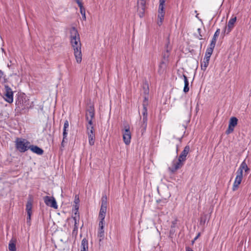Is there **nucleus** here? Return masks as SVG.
Here are the masks:
<instances>
[{
	"label": "nucleus",
	"instance_id": "obj_17",
	"mask_svg": "<svg viewBox=\"0 0 251 251\" xmlns=\"http://www.w3.org/2000/svg\"><path fill=\"white\" fill-rule=\"evenodd\" d=\"M29 149H30L33 152L38 155H42L44 153L43 150L37 146L29 145Z\"/></svg>",
	"mask_w": 251,
	"mask_h": 251
},
{
	"label": "nucleus",
	"instance_id": "obj_41",
	"mask_svg": "<svg viewBox=\"0 0 251 251\" xmlns=\"http://www.w3.org/2000/svg\"><path fill=\"white\" fill-rule=\"evenodd\" d=\"M81 14L82 15L83 20H86L85 16V8L82 9V11H80Z\"/></svg>",
	"mask_w": 251,
	"mask_h": 251
},
{
	"label": "nucleus",
	"instance_id": "obj_43",
	"mask_svg": "<svg viewBox=\"0 0 251 251\" xmlns=\"http://www.w3.org/2000/svg\"><path fill=\"white\" fill-rule=\"evenodd\" d=\"M74 202L75 203V204H79V199L78 196H77V195H76L75 196V200H74Z\"/></svg>",
	"mask_w": 251,
	"mask_h": 251
},
{
	"label": "nucleus",
	"instance_id": "obj_52",
	"mask_svg": "<svg viewBox=\"0 0 251 251\" xmlns=\"http://www.w3.org/2000/svg\"><path fill=\"white\" fill-rule=\"evenodd\" d=\"M195 242V241H194V239L193 240H192V244H193Z\"/></svg>",
	"mask_w": 251,
	"mask_h": 251
},
{
	"label": "nucleus",
	"instance_id": "obj_4",
	"mask_svg": "<svg viewBox=\"0 0 251 251\" xmlns=\"http://www.w3.org/2000/svg\"><path fill=\"white\" fill-rule=\"evenodd\" d=\"M70 37H71V43L72 47H75L76 46L78 47V43L79 42V35L78 34L77 29L75 27H72L70 29Z\"/></svg>",
	"mask_w": 251,
	"mask_h": 251
},
{
	"label": "nucleus",
	"instance_id": "obj_35",
	"mask_svg": "<svg viewBox=\"0 0 251 251\" xmlns=\"http://www.w3.org/2000/svg\"><path fill=\"white\" fill-rule=\"evenodd\" d=\"M201 28H198V33H199V35L197 36L198 38L200 39V40H202L203 41V43L204 42L205 40H204V39H203L202 37H203V35L201 34ZM202 46V42H201V47Z\"/></svg>",
	"mask_w": 251,
	"mask_h": 251
},
{
	"label": "nucleus",
	"instance_id": "obj_47",
	"mask_svg": "<svg viewBox=\"0 0 251 251\" xmlns=\"http://www.w3.org/2000/svg\"><path fill=\"white\" fill-rule=\"evenodd\" d=\"M65 139H64V137L63 136V140H62V141L61 142V146L62 147H64V143L66 142H65Z\"/></svg>",
	"mask_w": 251,
	"mask_h": 251
},
{
	"label": "nucleus",
	"instance_id": "obj_14",
	"mask_svg": "<svg viewBox=\"0 0 251 251\" xmlns=\"http://www.w3.org/2000/svg\"><path fill=\"white\" fill-rule=\"evenodd\" d=\"M236 21V17L232 18L229 20V21H228V25H227V28H226V26L225 27V30H224L225 33L226 32V34H228L231 31V30L234 27V25Z\"/></svg>",
	"mask_w": 251,
	"mask_h": 251
},
{
	"label": "nucleus",
	"instance_id": "obj_42",
	"mask_svg": "<svg viewBox=\"0 0 251 251\" xmlns=\"http://www.w3.org/2000/svg\"><path fill=\"white\" fill-rule=\"evenodd\" d=\"M74 208L75 210V215H76V214H78V210L79 209V204H75L74 205ZM78 216L79 217V214H78Z\"/></svg>",
	"mask_w": 251,
	"mask_h": 251
},
{
	"label": "nucleus",
	"instance_id": "obj_30",
	"mask_svg": "<svg viewBox=\"0 0 251 251\" xmlns=\"http://www.w3.org/2000/svg\"><path fill=\"white\" fill-rule=\"evenodd\" d=\"M89 120H86L89 125H93V119L95 117V112H88Z\"/></svg>",
	"mask_w": 251,
	"mask_h": 251
},
{
	"label": "nucleus",
	"instance_id": "obj_44",
	"mask_svg": "<svg viewBox=\"0 0 251 251\" xmlns=\"http://www.w3.org/2000/svg\"><path fill=\"white\" fill-rule=\"evenodd\" d=\"M27 216L26 218L27 223L29 222L31 220V213L27 214Z\"/></svg>",
	"mask_w": 251,
	"mask_h": 251
},
{
	"label": "nucleus",
	"instance_id": "obj_5",
	"mask_svg": "<svg viewBox=\"0 0 251 251\" xmlns=\"http://www.w3.org/2000/svg\"><path fill=\"white\" fill-rule=\"evenodd\" d=\"M165 1L166 0H159V5L158 11V21L157 22V24L159 26H160L162 25L164 20L165 15L164 5Z\"/></svg>",
	"mask_w": 251,
	"mask_h": 251
},
{
	"label": "nucleus",
	"instance_id": "obj_39",
	"mask_svg": "<svg viewBox=\"0 0 251 251\" xmlns=\"http://www.w3.org/2000/svg\"><path fill=\"white\" fill-rule=\"evenodd\" d=\"M75 2L77 3L78 6L80 8V11H82V9L84 8L83 6V3L80 0H75Z\"/></svg>",
	"mask_w": 251,
	"mask_h": 251
},
{
	"label": "nucleus",
	"instance_id": "obj_37",
	"mask_svg": "<svg viewBox=\"0 0 251 251\" xmlns=\"http://www.w3.org/2000/svg\"><path fill=\"white\" fill-rule=\"evenodd\" d=\"M156 202L158 204H160L161 206H163L165 203H167V201L166 199L158 200Z\"/></svg>",
	"mask_w": 251,
	"mask_h": 251
},
{
	"label": "nucleus",
	"instance_id": "obj_11",
	"mask_svg": "<svg viewBox=\"0 0 251 251\" xmlns=\"http://www.w3.org/2000/svg\"><path fill=\"white\" fill-rule=\"evenodd\" d=\"M143 119L141 122L140 128H141V132L142 134H143L146 131L147 126V121H148V112L142 111Z\"/></svg>",
	"mask_w": 251,
	"mask_h": 251
},
{
	"label": "nucleus",
	"instance_id": "obj_36",
	"mask_svg": "<svg viewBox=\"0 0 251 251\" xmlns=\"http://www.w3.org/2000/svg\"><path fill=\"white\" fill-rule=\"evenodd\" d=\"M166 67V64L164 61H162L159 66L158 73L162 74L163 72L162 69H164Z\"/></svg>",
	"mask_w": 251,
	"mask_h": 251
},
{
	"label": "nucleus",
	"instance_id": "obj_13",
	"mask_svg": "<svg viewBox=\"0 0 251 251\" xmlns=\"http://www.w3.org/2000/svg\"><path fill=\"white\" fill-rule=\"evenodd\" d=\"M236 174L237 176L232 186V190L233 191H235L238 189L239 188V185L240 184L243 179V175H241L240 173L237 172Z\"/></svg>",
	"mask_w": 251,
	"mask_h": 251
},
{
	"label": "nucleus",
	"instance_id": "obj_15",
	"mask_svg": "<svg viewBox=\"0 0 251 251\" xmlns=\"http://www.w3.org/2000/svg\"><path fill=\"white\" fill-rule=\"evenodd\" d=\"M190 150V148L189 146H186L184 147L183 151L181 152L180 154L178 156V158L184 162L186 160V156L189 153Z\"/></svg>",
	"mask_w": 251,
	"mask_h": 251
},
{
	"label": "nucleus",
	"instance_id": "obj_55",
	"mask_svg": "<svg viewBox=\"0 0 251 251\" xmlns=\"http://www.w3.org/2000/svg\"><path fill=\"white\" fill-rule=\"evenodd\" d=\"M3 78L4 79V82H6V79H5V76H3Z\"/></svg>",
	"mask_w": 251,
	"mask_h": 251
},
{
	"label": "nucleus",
	"instance_id": "obj_54",
	"mask_svg": "<svg viewBox=\"0 0 251 251\" xmlns=\"http://www.w3.org/2000/svg\"><path fill=\"white\" fill-rule=\"evenodd\" d=\"M1 50H2L3 52L4 51V48H1Z\"/></svg>",
	"mask_w": 251,
	"mask_h": 251
},
{
	"label": "nucleus",
	"instance_id": "obj_49",
	"mask_svg": "<svg viewBox=\"0 0 251 251\" xmlns=\"http://www.w3.org/2000/svg\"><path fill=\"white\" fill-rule=\"evenodd\" d=\"M201 235V233H199L198 235L195 237L194 241H196Z\"/></svg>",
	"mask_w": 251,
	"mask_h": 251
},
{
	"label": "nucleus",
	"instance_id": "obj_24",
	"mask_svg": "<svg viewBox=\"0 0 251 251\" xmlns=\"http://www.w3.org/2000/svg\"><path fill=\"white\" fill-rule=\"evenodd\" d=\"M213 49L214 48H207L205 53V56L204 57L203 60H209L211 55H212L213 52Z\"/></svg>",
	"mask_w": 251,
	"mask_h": 251
},
{
	"label": "nucleus",
	"instance_id": "obj_26",
	"mask_svg": "<svg viewBox=\"0 0 251 251\" xmlns=\"http://www.w3.org/2000/svg\"><path fill=\"white\" fill-rule=\"evenodd\" d=\"M8 249L10 251H16V240H11L8 245Z\"/></svg>",
	"mask_w": 251,
	"mask_h": 251
},
{
	"label": "nucleus",
	"instance_id": "obj_7",
	"mask_svg": "<svg viewBox=\"0 0 251 251\" xmlns=\"http://www.w3.org/2000/svg\"><path fill=\"white\" fill-rule=\"evenodd\" d=\"M123 138L124 143L126 145H129L131 141V132L130 126L128 124L124 126V130L123 131Z\"/></svg>",
	"mask_w": 251,
	"mask_h": 251
},
{
	"label": "nucleus",
	"instance_id": "obj_12",
	"mask_svg": "<svg viewBox=\"0 0 251 251\" xmlns=\"http://www.w3.org/2000/svg\"><path fill=\"white\" fill-rule=\"evenodd\" d=\"M146 0H139L137 2L138 9L140 12V17H142L145 13Z\"/></svg>",
	"mask_w": 251,
	"mask_h": 251
},
{
	"label": "nucleus",
	"instance_id": "obj_27",
	"mask_svg": "<svg viewBox=\"0 0 251 251\" xmlns=\"http://www.w3.org/2000/svg\"><path fill=\"white\" fill-rule=\"evenodd\" d=\"M149 103H148V95H145L144 96V100H143V110L142 111H144L145 110H146V112H148L147 107L148 106Z\"/></svg>",
	"mask_w": 251,
	"mask_h": 251
},
{
	"label": "nucleus",
	"instance_id": "obj_33",
	"mask_svg": "<svg viewBox=\"0 0 251 251\" xmlns=\"http://www.w3.org/2000/svg\"><path fill=\"white\" fill-rule=\"evenodd\" d=\"M209 60H203V61L201 63V69L205 71L209 65Z\"/></svg>",
	"mask_w": 251,
	"mask_h": 251
},
{
	"label": "nucleus",
	"instance_id": "obj_21",
	"mask_svg": "<svg viewBox=\"0 0 251 251\" xmlns=\"http://www.w3.org/2000/svg\"><path fill=\"white\" fill-rule=\"evenodd\" d=\"M81 251H88V243L86 238H83L81 241Z\"/></svg>",
	"mask_w": 251,
	"mask_h": 251
},
{
	"label": "nucleus",
	"instance_id": "obj_3",
	"mask_svg": "<svg viewBox=\"0 0 251 251\" xmlns=\"http://www.w3.org/2000/svg\"><path fill=\"white\" fill-rule=\"evenodd\" d=\"M101 201V206L99 214V218L103 221L104 220L107 210V197L106 195H102Z\"/></svg>",
	"mask_w": 251,
	"mask_h": 251
},
{
	"label": "nucleus",
	"instance_id": "obj_40",
	"mask_svg": "<svg viewBox=\"0 0 251 251\" xmlns=\"http://www.w3.org/2000/svg\"><path fill=\"white\" fill-rule=\"evenodd\" d=\"M105 225V221L104 220L102 221L101 220H100L99 224V229H104V226Z\"/></svg>",
	"mask_w": 251,
	"mask_h": 251
},
{
	"label": "nucleus",
	"instance_id": "obj_56",
	"mask_svg": "<svg viewBox=\"0 0 251 251\" xmlns=\"http://www.w3.org/2000/svg\"><path fill=\"white\" fill-rule=\"evenodd\" d=\"M1 40V38H0V41Z\"/></svg>",
	"mask_w": 251,
	"mask_h": 251
},
{
	"label": "nucleus",
	"instance_id": "obj_2",
	"mask_svg": "<svg viewBox=\"0 0 251 251\" xmlns=\"http://www.w3.org/2000/svg\"><path fill=\"white\" fill-rule=\"evenodd\" d=\"M15 142L16 148L20 152H25L29 148L30 143L25 139L18 138Z\"/></svg>",
	"mask_w": 251,
	"mask_h": 251
},
{
	"label": "nucleus",
	"instance_id": "obj_34",
	"mask_svg": "<svg viewBox=\"0 0 251 251\" xmlns=\"http://www.w3.org/2000/svg\"><path fill=\"white\" fill-rule=\"evenodd\" d=\"M98 236L100 238V242L104 239V229H99Z\"/></svg>",
	"mask_w": 251,
	"mask_h": 251
},
{
	"label": "nucleus",
	"instance_id": "obj_20",
	"mask_svg": "<svg viewBox=\"0 0 251 251\" xmlns=\"http://www.w3.org/2000/svg\"><path fill=\"white\" fill-rule=\"evenodd\" d=\"M220 33V29H217L215 32L212 41H211L210 46L211 47H215L217 37L219 36Z\"/></svg>",
	"mask_w": 251,
	"mask_h": 251
},
{
	"label": "nucleus",
	"instance_id": "obj_46",
	"mask_svg": "<svg viewBox=\"0 0 251 251\" xmlns=\"http://www.w3.org/2000/svg\"><path fill=\"white\" fill-rule=\"evenodd\" d=\"M205 222V218H204V217H201V221H200V224H201L202 223H203V224H204Z\"/></svg>",
	"mask_w": 251,
	"mask_h": 251
},
{
	"label": "nucleus",
	"instance_id": "obj_53",
	"mask_svg": "<svg viewBox=\"0 0 251 251\" xmlns=\"http://www.w3.org/2000/svg\"><path fill=\"white\" fill-rule=\"evenodd\" d=\"M176 153H177V152H178V146L176 147Z\"/></svg>",
	"mask_w": 251,
	"mask_h": 251
},
{
	"label": "nucleus",
	"instance_id": "obj_22",
	"mask_svg": "<svg viewBox=\"0 0 251 251\" xmlns=\"http://www.w3.org/2000/svg\"><path fill=\"white\" fill-rule=\"evenodd\" d=\"M183 77L184 78V86L183 88V92L185 93H186L189 91V81H188L187 77L185 75H183Z\"/></svg>",
	"mask_w": 251,
	"mask_h": 251
},
{
	"label": "nucleus",
	"instance_id": "obj_38",
	"mask_svg": "<svg viewBox=\"0 0 251 251\" xmlns=\"http://www.w3.org/2000/svg\"><path fill=\"white\" fill-rule=\"evenodd\" d=\"M171 51V49L168 50V48L166 50V52H164L163 54L164 59H167L169 56V52Z\"/></svg>",
	"mask_w": 251,
	"mask_h": 251
},
{
	"label": "nucleus",
	"instance_id": "obj_25",
	"mask_svg": "<svg viewBox=\"0 0 251 251\" xmlns=\"http://www.w3.org/2000/svg\"><path fill=\"white\" fill-rule=\"evenodd\" d=\"M73 219L75 221V224H74V229L72 231V235L76 237L77 234V230H78L77 223V220L76 216L74 217Z\"/></svg>",
	"mask_w": 251,
	"mask_h": 251
},
{
	"label": "nucleus",
	"instance_id": "obj_31",
	"mask_svg": "<svg viewBox=\"0 0 251 251\" xmlns=\"http://www.w3.org/2000/svg\"><path fill=\"white\" fill-rule=\"evenodd\" d=\"M87 133V134H95L94 128L93 125H89L88 123L86 125Z\"/></svg>",
	"mask_w": 251,
	"mask_h": 251
},
{
	"label": "nucleus",
	"instance_id": "obj_45",
	"mask_svg": "<svg viewBox=\"0 0 251 251\" xmlns=\"http://www.w3.org/2000/svg\"><path fill=\"white\" fill-rule=\"evenodd\" d=\"M189 50H190V48H182V51L186 54L189 52Z\"/></svg>",
	"mask_w": 251,
	"mask_h": 251
},
{
	"label": "nucleus",
	"instance_id": "obj_10",
	"mask_svg": "<svg viewBox=\"0 0 251 251\" xmlns=\"http://www.w3.org/2000/svg\"><path fill=\"white\" fill-rule=\"evenodd\" d=\"M44 201L45 204L51 207L57 209L58 207L55 199L52 197L45 196L44 197Z\"/></svg>",
	"mask_w": 251,
	"mask_h": 251
},
{
	"label": "nucleus",
	"instance_id": "obj_1",
	"mask_svg": "<svg viewBox=\"0 0 251 251\" xmlns=\"http://www.w3.org/2000/svg\"><path fill=\"white\" fill-rule=\"evenodd\" d=\"M28 100L26 96L19 95L16 100V109L18 110L29 108Z\"/></svg>",
	"mask_w": 251,
	"mask_h": 251
},
{
	"label": "nucleus",
	"instance_id": "obj_32",
	"mask_svg": "<svg viewBox=\"0 0 251 251\" xmlns=\"http://www.w3.org/2000/svg\"><path fill=\"white\" fill-rule=\"evenodd\" d=\"M143 89L144 90V94L145 95H148L149 93V88L148 84L146 81L143 83Z\"/></svg>",
	"mask_w": 251,
	"mask_h": 251
},
{
	"label": "nucleus",
	"instance_id": "obj_9",
	"mask_svg": "<svg viewBox=\"0 0 251 251\" xmlns=\"http://www.w3.org/2000/svg\"><path fill=\"white\" fill-rule=\"evenodd\" d=\"M184 161L178 158L176 161L174 160L171 167H169V170L172 173H175L177 170L180 169L184 165Z\"/></svg>",
	"mask_w": 251,
	"mask_h": 251
},
{
	"label": "nucleus",
	"instance_id": "obj_48",
	"mask_svg": "<svg viewBox=\"0 0 251 251\" xmlns=\"http://www.w3.org/2000/svg\"><path fill=\"white\" fill-rule=\"evenodd\" d=\"M4 75V73L3 72L0 70V78H1L2 77H3Z\"/></svg>",
	"mask_w": 251,
	"mask_h": 251
},
{
	"label": "nucleus",
	"instance_id": "obj_29",
	"mask_svg": "<svg viewBox=\"0 0 251 251\" xmlns=\"http://www.w3.org/2000/svg\"><path fill=\"white\" fill-rule=\"evenodd\" d=\"M32 203L31 201H27L26 204V211L27 214L32 213Z\"/></svg>",
	"mask_w": 251,
	"mask_h": 251
},
{
	"label": "nucleus",
	"instance_id": "obj_50",
	"mask_svg": "<svg viewBox=\"0 0 251 251\" xmlns=\"http://www.w3.org/2000/svg\"><path fill=\"white\" fill-rule=\"evenodd\" d=\"M186 251H193V250L190 247H188L186 248Z\"/></svg>",
	"mask_w": 251,
	"mask_h": 251
},
{
	"label": "nucleus",
	"instance_id": "obj_6",
	"mask_svg": "<svg viewBox=\"0 0 251 251\" xmlns=\"http://www.w3.org/2000/svg\"><path fill=\"white\" fill-rule=\"evenodd\" d=\"M3 98L7 102L11 103L13 101V92L11 88L7 85H4Z\"/></svg>",
	"mask_w": 251,
	"mask_h": 251
},
{
	"label": "nucleus",
	"instance_id": "obj_8",
	"mask_svg": "<svg viewBox=\"0 0 251 251\" xmlns=\"http://www.w3.org/2000/svg\"><path fill=\"white\" fill-rule=\"evenodd\" d=\"M238 120L235 117H231L229 121L228 126L226 133V134H229L233 132L235 127L237 125Z\"/></svg>",
	"mask_w": 251,
	"mask_h": 251
},
{
	"label": "nucleus",
	"instance_id": "obj_19",
	"mask_svg": "<svg viewBox=\"0 0 251 251\" xmlns=\"http://www.w3.org/2000/svg\"><path fill=\"white\" fill-rule=\"evenodd\" d=\"M95 112L94 106L93 103L90 101L87 103V107L86 109L85 118L86 120H89L88 112Z\"/></svg>",
	"mask_w": 251,
	"mask_h": 251
},
{
	"label": "nucleus",
	"instance_id": "obj_51",
	"mask_svg": "<svg viewBox=\"0 0 251 251\" xmlns=\"http://www.w3.org/2000/svg\"><path fill=\"white\" fill-rule=\"evenodd\" d=\"M194 50H189V52H190L192 54H193L194 53Z\"/></svg>",
	"mask_w": 251,
	"mask_h": 251
},
{
	"label": "nucleus",
	"instance_id": "obj_28",
	"mask_svg": "<svg viewBox=\"0 0 251 251\" xmlns=\"http://www.w3.org/2000/svg\"><path fill=\"white\" fill-rule=\"evenodd\" d=\"M88 136L89 143L90 145L93 146L94 145L95 141V134H87Z\"/></svg>",
	"mask_w": 251,
	"mask_h": 251
},
{
	"label": "nucleus",
	"instance_id": "obj_23",
	"mask_svg": "<svg viewBox=\"0 0 251 251\" xmlns=\"http://www.w3.org/2000/svg\"><path fill=\"white\" fill-rule=\"evenodd\" d=\"M69 128V122L68 120H66L64 122L63 126V136L64 139H66L68 135V128Z\"/></svg>",
	"mask_w": 251,
	"mask_h": 251
},
{
	"label": "nucleus",
	"instance_id": "obj_18",
	"mask_svg": "<svg viewBox=\"0 0 251 251\" xmlns=\"http://www.w3.org/2000/svg\"><path fill=\"white\" fill-rule=\"evenodd\" d=\"M243 170H244L246 172H248L250 170V169L248 167L245 160L242 162L237 171V173H239L240 174L243 175Z\"/></svg>",
	"mask_w": 251,
	"mask_h": 251
},
{
	"label": "nucleus",
	"instance_id": "obj_16",
	"mask_svg": "<svg viewBox=\"0 0 251 251\" xmlns=\"http://www.w3.org/2000/svg\"><path fill=\"white\" fill-rule=\"evenodd\" d=\"M81 48H74V55L77 63H80L82 61Z\"/></svg>",
	"mask_w": 251,
	"mask_h": 251
}]
</instances>
